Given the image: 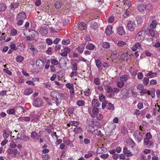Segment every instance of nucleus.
Masks as SVG:
<instances>
[{"instance_id":"4be33fe9","label":"nucleus","mask_w":160,"mask_h":160,"mask_svg":"<svg viewBox=\"0 0 160 160\" xmlns=\"http://www.w3.org/2000/svg\"><path fill=\"white\" fill-rule=\"evenodd\" d=\"M148 73L146 75V76L148 78H153L155 77L157 73L155 72H153L152 71H148Z\"/></svg>"},{"instance_id":"f257e3e1","label":"nucleus","mask_w":160,"mask_h":160,"mask_svg":"<svg viewBox=\"0 0 160 160\" xmlns=\"http://www.w3.org/2000/svg\"><path fill=\"white\" fill-rule=\"evenodd\" d=\"M141 126L139 127V130H137L135 131L134 133V136L135 139L138 142H140L142 139V136L145 133V131L142 129Z\"/></svg>"},{"instance_id":"aec40b11","label":"nucleus","mask_w":160,"mask_h":160,"mask_svg":"<svg viewBox=\"0 0 160 160\" xmlns=\"http://www.w3.org/2000/svg\"><path fill=\"white\" fill-rule=\"evenodd\" d=\"M138 10L140 12H143L146 8V6L143 4L139 5L137 7Z\"/></svg>"},{"instance_id":"69168bd1","label":"nucleus","mask_w":160,"mask_h":160,"mask_svg":"<svg viewBox=\"0 0 160 160\" xmlns=\"http://www.w3.org/2000/svg\"><path fill=\"white\" fill-rule=\"evenodd\" d=\"M84 95L86 96H89L91 94V92L89 89H88L84 92Z\"/></svg>"},{"instance_id":"f3484780","label":"nucleus","mask_w":160,"mask_h":160,"mask_svg":"<svg viewBox=\"0 0 160 160\" xmlns=\"http://www.w3.org/2000/svg\"><path fill=\"white\" fill-rule=\"evenodd\" d=\"M70 49L68 47H66L64 49V51L61 53V55L62 56H66L67 55L70 51Z\"/></svg>"},{"instance_id":"473e14b6","label":"nucleus","mask_w":160,"mask_h":160,"mask_svg":"<svg viewBox=\"0 0 160 160\" xmlns=\"http://www.w3.org/2000/svg\"><path fill=\"white\" fill-rule=\"evenodd\" d=\"M139 93L142 96L144 94L146 93H148L149 95L150 94V92L148 91L144 88L140 91Z\"/></svg>"},{"instance_id":"5701e85b","label":"nucleus","mask_w":160,"mask_h":160,"mask_svg":"<svg viewBox=\"0 0 160 160\" xmlns=\"http://www.w3.org/2000/svg\"><path fill=\"white\" fill-rule=\"evenodd\" d=\"M28 48L31 50L33 55H35L37 53V49L35 48L32 45H30L28 46Z\"/></svg>"},{"instance_id":"79ce46f5","label":"nucleus","mask_w":160,"mask_h":160,"mask_svg":"<svg viewBox=\"0 0 160 160\" xmlns=\"http://www.w3.org/2000/svg\"><path fill=\"white\" fill-rule=\"evenodd\" d=\"M128 79V77L127 75H122L120 78V80L124 83L126 82Z\"/></svg>"},{"instance_id":"052dcab7","label":"nucleus","mask_w":160,"mask_h":160,"mask_svg":"<svg viewBox=\"0 0 160 160\" xmlns=\"http://www.w3.org/2000/svg\"><path fill=\"white\" fill-rule=\"evenodd\" d=\"M78 65L76 63H74L72 64V71H77L78 68H77Z\"/></svg>"},{"instance_id":"7c9ffc66","label":"nucleus","mask_w":160,"mask_h":160,"mask_svg":"<svg viewBox=\"0 0 160 160\" xmlns=\"http://www.w3.org/2000/svg\"><path fill=\"white\" fill-rule=\"evenodd\" d=\"M36 64L39 68H42L43 66V62L40 59H38L36 61Z\"/></svg>"},{"instance_id":"6e6552de","label":"nucleus","mask_w":160,"mask_h":160,"mask_svg":"<svg viewBox=\"0 0 160 160\" xmlns=\"http://www.w3.org/2000/svg\"><path fill=\"white\" fill-rule=\"evenodd\" d=\"M117 33L120 36L125 34V32L124 30V28L122 26H119L117 29Z\"/></svg>"},{"instance_id":"0e129e2a","label":"nucleus","mask_w":160,"mask_h":160,"mask_svg":"<svg viewBox=\"0 0 160 160\" xmlns=\"http://www.w3.org/2000/svg\"><path fill=\"white\" fill-rule=\"evenodd\" d=\"M94 83L97 85H99L100 84V80L98 78H96L94 79Z\"/></svg>"},{"instance_id":"ddd939ff","label":"nucleus","mask_w":160,"mask_h":160,"mask_svg":"<svg viewBox=\"0 0 160 160\" xmlns=\"http://www.w3.org/2000/svg\"><path fill=\"white\" fill-rule=\"evenodd\" d=\"M141 48V44L137 42L135 44L132 46L131 49L133 51H136L137 49H140Z\"/></svg>"},{"instance_id":"423d86ee","label":"nucleus","mask_w":160,"mask_h":160,"mask_svg":"<svg viewBox=\"0 0 160 160\" xmlns=\"http://www.w3.org/2000/svg\"><path fill=\"white\" fill-rule=\"evenodd\" d=\"M127 27L129 30L132 31L136 28V24L134 21L130 20L128 21Z\"/></svg>"},{"instance_id":"39448f33","label":"nucleus","mask_w":160,"mask_h":160,"mask_svg":"<svg viewBox=\"0 0 160 160\" xmlns=\"http://www.w3.org/2000/svg\"><path fill=\"white\" fill-rule=\"evenodd\" d=\"M50 95L53 98V100L57 102L60 100V96L59 93L56 91H53L50 93Z\"/></svg>"},{"instance_id":"5fc2aeb1","label":"nucleus","mask_w":160,"mask_h":160,"mask_svg":"<svg viewBox=\"0 0 160 160\" xmlns=\"http://www.w3.org/2000/svg\"><path fill=\"white\" fill-rule=\"evenodd\" d=\"M26 40L27 42H28V41L31 40H33V42H36L37 41V40L36 39H32L30 36H27L26 37Z\"/></svg>"},{"instance_id":"a211bd4d","label":"nucleus","mask_w":160,"mask_h":160,"mask_svg":"<svg viewBox=\"0 0 160 160\" xmlns=\"http://www.w3.org/2000/svg\"><path fill=\"white\" fill-rule=\"evenodd\" d=\"M112 26L109 25L108 26L106 30V34L108 35H109L112 33Z\"/></svg>"},{"instance_id":"864d4df0","label":"nucleus","mask_w":160,"mask_h":160,"mask_svg":"<svg viewBox=\"0 0 160 160\" xmlns=\"http://www.w3.org/2000/svg\"><path fill=\"white\" fill-rule=\"evenodd\" d=\"M15 110L14 109L12 108L11 109H8L7 111V112L8 114L12 115L14 113Z\"/></svg>"},{"instance_id":"0eeeda50","label":"nucleus","mask_w":160,"mask_h":160,"mask_svg":"<svg viewBox=\"0 0 160 160\" xmlns=\"http://www.w3.org/2000/svg\"><path fill=\"white\" fill-rule=\"evenodd\" d=\"M88 111L91 116L92 117H94L98 113L99 110L97 108H93L92 109L89 108Z\"/></svg>"},{"instance_id":"20e7f679","label":"nucleus","mask_w":160,"mask_h":160,"mask_svg":"<svg viewBox=\"0 0 160 160\" xmlns=\"http://www.w3.org/2000/svg\"><path fill=\"white\" fill-rule=\"evenodd\" d=\"M43 104V100L41 98H37L33 100V105L36 107L38 108L41 107Z\"/></svg>"},{"instance_id":"4d7b16f0","label":"nucleus","mask_w":160,"mask_h":160,"mask_svg":"<svg viewBox=\"0 0 160 160\" xmlns=\"http://www.w3.org/2000/svg\"><path fill=\"white\" fill-rule=\"evenodd\" d=\"M149 34L152 37H154L155 34V32L154 30L152 29H149Z\"/></svg>"},{"instance_id":"c756f323","label":"nucleus","mask_w":160,"mask_h":160,"mask_svg":"<svg viewBox=\"0 0 160 160\" xmlns=\"http://www.w3.org/2000/svg\"><path fill=\"white\" fill-rule=\"evenodd\" d=\"M160 109V108L159 105L156 104L155 105L153 111L154 114H157L159 112Z\"/></svg>"},{"instance_id":"37998d69","label":"nucleus","mask_w":160,"mask_h":160,"mask_svg":"<svg viewBox=\"0 0 160 160\" xmlns=\"http://www.w3.org/2000/svg\"><path fill=\"white\" fill-rule=\"evenodd\" d=\"M102 47L104 48H109L110 47V45L108 42H105L103 43Z\"/></svg>"},{"instance_id":"412c9836","label":"nucleus","mask_w":160,"mask_h":160,"mask_svg":"<svg viewBox=\"0 0 160 160\" xmlns=\"http://www.w3.org/2000/svg\"><path fill=\"white\" fill-rule=\"evenodd\" d=\"M33 92L32 89L30 88L26 89L24 92V94L26 95H29Z\"/></svg>"},{"instance_id":"58836bf2","label":"nucleus","mask_w":160,"mask_h":160,"mask_svg":"<svg viewBox=\"0 0 160 160\" xmlns=\"http://www.w3.org/2000/svg\"><path fill=\"white\" fill-rule=\"evenodd\" d=\"M51 64L54 65H57L59 63L58 60L55 58L51 59Z\"/></svg>"},{"instance_id":"a878e982","label":"nucleus","mask_w":160,"mask_h":160,"mask_svg":"<svg viewBox=\"0 0 160 160\" xmlns=\"http://www.w3.org/2000/svg\"><path fill=\"white\" fill-rule=\"evenodd\" d=\"M92 104L93 107H98L99 106V103L97 99H93L92 101Z\"/></svg>"},{"instance_id":"8fccbe9b","label":"nucleus","mask_w":160,"mask_h":160,"mask_svg":"<svg viewBox=\"0 0 160 160\" xmlns=\"http://www.w3.org/2000/svg\"><path fill=\"white\" fill-rule=\"evenodd\" d=\"M129 11L128 9L126 10L124 13L123 14V16L125 18H127L128 17L129 15Z\"/></svg>"},{"instance_id":"bb28decb","label":"nucleus","mask_w":160,"mask_h":160,"mask_svg":"<svg viewBox=\"0 0 160 160\" xmlns=\"http://www.w3.org/2000/svg\"><path fill=\"white\" fill-rule=\"evenodd\" d=\"M86 48L87 49L91 50H93L95 48V46L92 43H88L86 46Z\"/></svg>"},{"instance_id":"c03bdc74","label":"nucleus","mask_w":160,"mask_h":160,"mask_svg":"<svg viewBox=\"0 0 160 160\" xmlns=\"http://www.w3.org/2000/svg\"><path fill=\"white\" fill-rule=\"evenodd\" d=\"M76 104L79 106H82L85 104V102L83 100H78L77 101Z\"/></svg>"},{"instance_id":"49530a36","label":"nucleus","mask_w":160,"mask_h":160,"mask_svg":"<svg viewBox=\"0 0 160 160\" xmlns=\"http://www.w3.org/2000/svg\"><path fill=\"white\" fill-rule=\"evenodd\" d=\"M23 57L20 55L17 56L16 58V61L19 62H21L23 60Z\"/></svg>"},{"instance_id":"cd10ccee","label":"nucleus","mask_w":160,"mask_h":160,"mask_svg":"<svg viewBox=\"0 0 160 160\" xmlns=\"http://www.w3.org/2000/svg\"><path fill=\"white\" fill-rule=\"evenodd\" d=\"M93 153V151H88L86 154H85L84 157L86 158H88L92 156Z\"/></svg>"},{"instance_id":"09e8293b","label":"nucleus","mask_w":160,"mask_h":160,"mask_svg":"<svg viewBox=\"0 0 160 160\" xmlns=\"http://www.w3.org/2000/svg\"><path fill=\"white\" fill-rule=\"evenodd\" d=\"M105 96L102 94H101L99 95V99L100 102L105 101Z\"/></svg>"},{"instance_id":"bf43d9fd","label":"nucleus","mask_w":160,"mask_h":160,"mask_svg":"<svg viewBox=\"0 0 160 160\" xmlns=\"http://www.w3.org/2000/svg\"><path fill=\"white\" fill-rule=\"evenodd\" d=\"M10 46L12 49L15 51L17 50V48L16 47V45L15 43H13V42L11 43Z\"/></svg>"},{"instance_id":"774afa93","label":"nucleus","mask_w":160,"mask_h":160,"mask_svg":"<svg viewBox=\"0 0 160 160\" xmlns=\"http://www.w3.org/2000/svg\"><path fill=\"white\" fill-rule=\"evenodd\" d=\"M46 42L49 45H51L53 43L52 41L50 38L46 39Z\"/></svg>"},{"instance_id":"a18cd8bd","label":"nucleus","mask_w":160,"mask_h":160,"mask_svg":"<svg viewBox=\"0 0 160 160\" xmlns=\"http://www.w3.org/2000/svg\"><path fill=\"white\" fill-rule=\"evenodd\" d=\"M123 2L124 4L128 5V8L132 5L131 3L129 0H123Z\"/></svg>"},{"instance_id":"680f3d73","label":"nucleus","mask_w":160,"mask_h":160,"mask_svg":"<svg viewBox=\"0 0 160 160\" xmlns=\"http://www.w3.org/2000/svg\"><path fill=\"white\" fill-rule=\"evenodd\" d=\"M78 72L76 71H72L70 74L69 76L70 77L72 78L74 76H76L78 74Z\"/></svg>"},{"instance_id":"f03ea898","label":"nucleus","mask_w":160,"mask_h":160,"mask_svg":"<svg viewBox=\"0 0 160 160\" xmlns=\"http://www.w3.org/2000/svg\"><path fill=\"white\" fill-rule=\"evenodd\" d=\"M146 28L143 27L142 29L139 31L136 36V38L138 41H142L144 38V36L146 31Z\"/></svg>"},{"instance_id":"9d476101","label":"nucleus","mask_w":160,"mask_h":160,"mask_svg":"<svg viewBox=\"0 0 160 160\" xmlns=\"http://www.w3.org/2000/svg\"><path fill=\"white\" fill-rule=\"evenodd\" d=\"M26 18V13L24 12H19L17 16V18L18 19H21L23 20H25Z\"/></svg>"},{"instance_id":"603ef678","label":"nucleus","mask_w":160,"mask_h":160,"mask_svg":"<svg viewBox=\"0 0 160 160\" xmlns=\"http://www.w3.org/2000/svg\"><path fill=\"white\" fill-rule=\"evenodd\" d=\"M126 44V42L122 41H119L118 42L117 45L118 47H122Z\"/></svg>"},{"instance_id":"4c0bfd02","label":"nucleus","mask_w":160,"mask_h":160,"mask_svg":"<svg viewBox=\"0 0 160 160\" xmlns=\"http://www.w3.org/2000/svg\"><path fill=\"white\" fill-rule=\"evenodd\" d=\"M108 127L111 131H112L116 128V126L114 123L112 122L108 125Z\"/></svg>"},{"instance_id":"de8ad7c7","label":"nucleus","mask_w":160,"mask_h":160,"mask_svg":"<svg viewBox=\"0 0 160 160\" xmlns=\"http://www.w3.org/2000/svg\"><path fill=\"white\" fill-rule=\"evenodd\" d=\"M149 81V79L147 77H144L143 79V84L145 85H147L148 84Z\"/></svg>"},{"instance_id":"2f4dec72","label":"nucleus","mask_w":160,"mask_h":160,"mask_svg":"<svg viewBox=\"0 0 160 160\" xmlns=\"http://www.w3.org/2000/svg\"><path fill=\"white\" fill-rule=\"evenodd\" d=\"M79 123L78 122L75 121H71L68 124V126L69 127L72 126L77 127Z\"/></svg>"},{"instance_id":"4468645a","label":"nucleus","mask_w":160,"mask_h":160,"mask_svg":"<svg viewBox=\"0 0 160 160\" xmlns=\"http://www.w3.org/2000/svg\"><path fill=\"white\" fill-rule=\"evenodd\" d=\"M78 28L81 30H84L86 29L87 26L86 24L84 22L78 24Z\"/></svg>"},{"instance_id":"13d9d810","label":"nucleus","mask_w":160,"mask_h":160,"mask_svg":"<svg viewBox=\"0 0 160 160\" xmlns=\"http://www.w3.org/2000/svg\"><path fill=\"white\" fill-rule=\"evenodd\" d=\"M64 143L67 145L72 146V142L69 139H67L65 140L64 141Z\"/></svg>"},{"instance_id":"e433bc0d","label":"nucleus","mask_w":160,"mask_h":160,"mask_svg":"<svg viewBox=\"0 0 160 160\" xmlns=\"http://www.w3.org/2000/svg\"><path fill=\"white\" fill-rule=\"evenodd\" d=\"M59 95L60 96V100L61 99H65L67 98V94L66 93H61Z\"/></svg>"},{"instance_id":"f704fd0d","label":"nucleus","mask_w":160,"mask_h":160,"mask_svg":"<svg viewBox=\"0 0 160 160\" xmlns=\"http://www.w3.org/2000/svg\"><path fill=\"white\" fill-rule=\"evenodd\" d=\"M157 24V21L156 20H153L150 24V27L152 29L156 28Z\"/></svg>"},{"instance_id":"b1692460","label":"nucleus","mask_w":160,"mask_h":160,"mask_svg":"<svg viewBox=\"0 0 160 160\" xmlns=\"http://www.w3.org/2000/svg\"><path fill=\"white\" fill-rule=\"evenodd\" d=\"M62 2L60 1H57L55 2L54 3V6L56 8H60L62 5Z\"/></svg>"},{"instance_id":"393cba45","label":"nucleus","mask_w":160,"mask_h":160,"mask_svg":"<svg viewBox=\"0 0 160 160\" xmlns=\"http://www.w3.org/2000/svg\"><path fill=\"white\" fill-rule=\"evenodd\" d=\"M123 152L125 154H127L128 156H131L132 155L131 152L129 150H128L126 146H125L123 148Z\"/></svg>"},{"instance_id":"ea45409f","label":"nucleus","mask_w":160,"mask_h":160,"mask_svg":"<svg viewBox=\"0 0 160 160\" xmlns=\"http://www.w3.org/2000/svg\"><path fill=\"white\" fill-rule=\"evenodd\" d=\"M95 62L97 67L98 68H99L102 65V62L101 61L97 59L95 60Z\"/></svg>"},{"instance_id":"f8f14e48","label":"nucleus","mask_w":160,"mask_h":160,"mask_svg":"<svg viewBox=\"0 0 160 160\" xmlns=\"http://www.w3.org/2000/svg\"><path fill=\"white\" fill-rule=\"evenodd\" d=\"M31 137L33 139L36 141L38 140L39 138L38 134L35 131H33L31 133Z\"/></svg>"},{"instance_id":"2eb2a0df","label":"nucleus","mask_w":160,"mask_h":160,"mask_svg":"<svg viewBox=\"0 0 160 160\" xmlns=\"http://www.w3.org/2000/svg\"><path fill=\"white\" fill-rule=\"evenodd\" d=\"M19 6V3L17 2L12 3L10 6V8L12 10H14L15 9L18 8Z\"/></svg>"},{"instance_id":"338daca9","label":"nucleus","mask_w":160,"mask_h":160,"mask_svg":"<svg viewBox=\"0 0 160 160\" xmlns=\"http://www.w3.org/2000/svg\"><path fill=\"white\" fill-rule=\"evenodd\" d=\"M16 144L13 141L11 142L10 144V147L11 148H10L13 149V148H16Z\"/></svg>"},{"instance_id":"c9c22d12","label":"nucleus","mask_w":160,"mask_h":160,"mask_svg":"<svg viewBox=\"0 0 160 160\" xmlns=\"http://www.w3.org/2000/svg\"><path fill=\"white\" fill-rule=\"evenodd\" d=\"M73 131L75 133H81L82 132V128L80 127H77L74 128Z\"/></svg>"},{"instance_id":"1a4fd4ad","label":"nucleus","mask_w":160,"mask_h":160,"mask_svg":"<svg viewBox=\"0 0 160 160\" xmlns=\"http://www.w3.org/2000/svg\"><path fill=\"white\" fill-rule=\"evenodd\" d=\"M39 32L42 35L45 36L48 33V28L45 27H41L40 29Z\"/></svg>"},{"instance_id":"3c124183","label":"nucleus","mask_w":160,"mask_h":160,"mask_svg":"<svg viewBox=\"0 0 160 160\" xmlns=\"http://www.w3.org/2000/svg\"><path fill=\"white\" fill-rule=\"evenodd\" d=\"M62 43L64 45H67L70 43V41L68 39H65L62 41Z\"/></svg>"},{"instance_id":"9b49d317","label":"nucleus","mask_w":160,"mask_h":160,"mask_svg":"<svg viewBox=\"0 0 160 160\" xmlns=\"http://www.w3.org/2000/svg\"><path fill=\"white\" fill-rule=\"evenodd\" d=\"M107 149L106 148L104 147L103 145H102L101 147H98L97 150V153H102L103 152H106Z\"/></svg>"},{"instance_id":"7ed1b4c3","label":"nucleus","mask_w":160,"mask_h":160,"mask_svg":"<svg viewBox=\"0 0 160 160\" xmlns=\"http://www.w3.org/2000/svg\"><path fill=\"white\" fill-rule=\"evenodd\" d=\"M7 152L9 154H12L15 158L18 157H22V153L21 152H18L17 149H13L11 148H9L7 150Z\"/></svg>"},{"instance_id":"72a5a7b5","label":"nucleus","mask_w":160,"mask_h":160,"mask_svg":"<svg viewBox=\"0 0 160 160\" xmlns=\"http://www.w3.org/2000/svg\"><path fill=\"white\" fill-rule=\"evenodd\" d=\"M106 108L108 110H114V107L113 105L110 102H108L107 106Z\"/></svg>"},{"instance_id":"a19ab883","label":"nucleus","mask_w":160,"mask_h":160,"mask_svg":"<svg viewBox=\"0 0 160 160\" xmlns=\"http://www.w3.org/2000/svg\"><path fill=\"white\" fill-rule=\"evenodd\" d=\"M65 86L68 88L69 89V90L74 89L73 85L72 83H68L66 84Z\"/></svg>"},{"instance_id":"e2e57ef3","label":"nucleus","mask_w":160,"mask_h":160,"mask_svg":"<svg viewBox=\"0 0 160 160\" xmlns=\"http://www.w3.org/2000/svg\"><path fill=\"white\" fill-rule=\"evenodd\" d=\"M43 98L47 102V103L50 106L52 105V101L49 100V98L45 97H44Z\"/></svg>"},{"instance_id":"6e6d98bb","label":"nucleus","mask_w":160,"mask_h":160,"mask_svg":"<svg viewBox=\"0 0 160 160\" xmlns=\"http://www.w3.org/2000/svg\"><path fill=\"white\" fill-rule=\"evenodd\" d=\"M117 85L118 87L119 88H121L124 85V83L120 80L119 81H118L117 82Z\"/></svg>"},{"instance_id":"c85d7f7f","label":"nucleus","mask_w":160,"mask_h":160,"mask_svg":"<svg viewBox=\"0 0 160 160\" xmlns=\"http://www.w3.org/2000/svg\"><path fill=\"white\" fill-rule=\"evenodd\" d=\"M7 6L4 3H0V11L4 12L6 9Z\"/></svg>"},{"instance_id":"dca6fc26","label":"nucleus","mask_w":160,"mask_h":160,"mask_svg":"<svg viewBox=\"0 0 160 160\" xmlns=\"http://www.w3.org/2000/svg\"><path fill=\"white\" fill-rule=\"evenodd\" d=\"M85 45V44H81L79 47H78L76 48V49L77 50L78 52H79V53H82L83 52L84 49Z\"/></svg>"},{"instance_id":"6ab92c4d","label":"nucleus","mask_w":160,"mask_h":160,"mask_svg":"<svg viewBox=\"0 0 160 160\" xmlns=\"http://www.w3.org/2000/svg\"><path fill=\"white\" fill-rule=\"evenodd\" d=\"M31 37L32 38H35V39H36L38 40V32L36 31L32 30V31Z\"/></svg>"}]
</instances>
